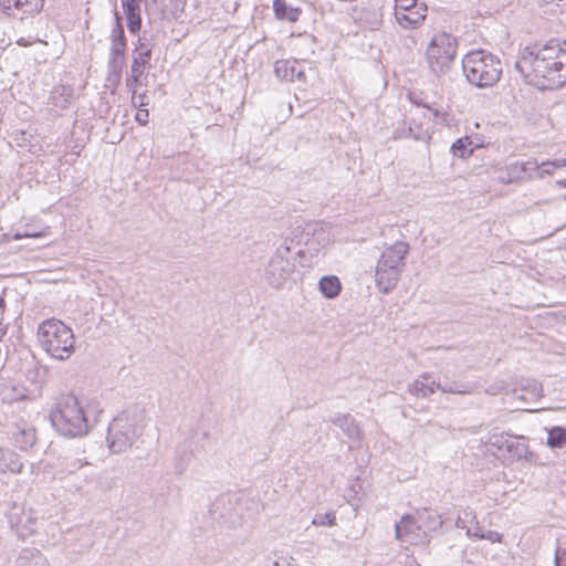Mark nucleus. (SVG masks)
Instances as JSON below:
<instances>
[{
  "instance_id": "nucleus-1",
  "label": "nucleus",
  "mask_w": 566,
  "mask_h": 566,
  "mask_svg": "<svg viewBox=\"0 0 566 566\" xmlns=\"http://www.w3.org/2000/svg\"><path fill=\"white\" fill-rule=\"evenodd\" d=\"M525 83L541 91L557 90L566 84V50L557 39L525 46L515 62Z\"/></svg>"
},
{
  "instance_id": "nucleus-2",
  "label": "nucleus",
  "mask_w": 566,
  "mask_h": 566,
  "mask_svg": "<svg viewBox=\"0 0 566 566\" xmlns=\"http://www.w3.org/2000/svg\"><path fill=\"white\" fill-rule=\"evenodd\" d=\"M102 411L97 402L84 405L75 395L62 394L51 410L50 420L59 434L81 438L95 426Z\"/></svg>"
},
{
  "instance_id": "nucleus-3",
  "label": "nucleus",
  "mask_w": 566,
  "mask_h": 566,
  "mask_svg": "<svg viewBox=\"0 0 566 566\" xmlns=\"http://www.w3.org/2000/svg\"><path fill=\"white\" fill-rule=\"evenodd\" d=\"M300 228L297 227L293 231V238L284 239L264 268L263 277L274 290L290 287L294 282L295 258L292 254V243L297 239L296 244H310V237L316 235L317 224H307V227L302 231L301 238H297V234L295 233Z\"/></svg>"
},
{
  "instance_id": "nucleus-4",
  "label": "nucleus",
  "mask_w": 566,
  "mask_h": 566,
  "mask_svg": "<svg viewBox=\"0 0 566 566\" xmlns=\"http://www.w3.org/2000/svg\"><path fill=\"white\" fill-rule=\"evenodd\" d=\"M145 427L146 417L143 408L135 406L123 411L108 424L107 442L111 451L122 453L129 449L143 434Z\"/></svg>"
},
{
  "instance_id": "nucleus-5",
  "label": "nucleus",
  "mask_w": 566,
  "mask_h": 566,
  "mask_svg": "<svg viewBox=\"0 0 566 566\" xmlns=\"http://www.w3.org/2000/svg\"><path fill=\"white\" fill-rule=\"evenodd\" d=\"M462 70L470 84L479 88L492 87L501 78L502 62L485 50H474L463 57Z\"/></svg>"
},
{
  "instance_id": "nucleus-6",
  "label": "nucleus",
  "mask_w": 566,
  "mask_h": 566,
  "mask_svg": "<svg viewBox=\"0 0 566 566\" xmlns=\"http://www.w3.org/2000/svg\"><path fill=\"white\" fill-rule=\"evenodd\" d=\"M409 249L407 242L397 241L382 251L375 271L376 284L381 293L387 294L397 286Z\"/></svg>"
},
{
  "instance_id": "nucleus-7",
  "label": "nucleus",
  "mask_w": 566,
  "mask_h": 566,
  "mask_svg": "<svg viewBox=\"0 0 566 566\" xmlns=\"http://www.w3.org/2000/svg\"><path fill=\"white\" fill-rule=\"evenodd\" d=\"M38 338L42 348L53 358L64 360L74 352L73 332L60 319L42 322L38 328Z\"/></svg>"
},
{
  "instance_id": "nucleus-8",
  "label": "nucleus",
  "mask_w": 566,
  "mask_h": 566,
  "mask_svg": "<svg viewBox=\"0 0 566 566\" xmlns=\"http://www.w3.org/2000/svg\"><path fill=\"white\" fill-rule=\"evenodd\" d=\"M457 39L446 32L437 33L427 45L426 59L430 71L437 76L449 72L455 55Z\"/></svg>"
},
{
  "instance_id": "nucleus-9",
  "label": "nucleus",
  "mask_w": 566,
  "mask_h": 566,
  "mask_svg": "<svg viewBox=\"0 0 566 566\" xmlns=\"http://www.w3.org/2000/svg\"><path fill=\"white\" fill-rule=\"evenodd\" d=\"M486 446L496 450L497 455L511 461L532 462L534 453L530 451L527 438L507 432L490 434Z\"/></svg>"
},
{
  "instance_id": "nucleus-10",
  "label": "nucleus",
  "mask_w": 566,
  "mask_h": 566,
  "mask_svg": "<svg viewBox=\"0 0 566 566\" xmlns=\"http://www.w3.org/2000/svg\"><path fill=\"white\" fill-rule=\"evenodd\" d=\"M153 49L149 44L138 39V44L133 52V61L130 66V74L125 80V85L128 90L140 84L142 77L146 75V71L150 69Z\"/></svg>"
},
{
  "instance_id": "nucleus-11",
  "label": "nucleus",
  "mask_w": 566,
  "mask_h": 566,
  "mask_svg": "<svg viewBox=\"0 0 566 566\" xmlns=\"http://www.w3.org/2000/svg\"><path fill=\"white\" fill-rule=\"evenodd\" d=\"M44 0H0V12L6 17L23 20L38 14Z\"/></svg>"
},
{
  "instance_id": "nucleus-12",
  "label": "nucleus",
  "mask_w": 566,
  "mask_h": 566,
  "mask_svg": "<svg viewBox=\"0 0 566 566\" xmlns=\"http://www.w3.org/2000/svg\"><path fill=\"white\" fill-rule=\"evenodd\" d=\"M543 396L542 386L535 379H521L517 386L512 390L514 400L530 403L536 401Z\"/></svg>"
},
{
  "instance_id": "nucleus-13",
  "label": "nucleus",
  "mask_w": 566,
  "mask_h": 566,
  "mask_svg": "<svg viewBox=\"0 0 566 566\" xmlns=\"http://www.w3.org/2000/svg\"><path fill=\"white\" fill-rule=\"evenodd\" d=\"M328 421L338 427L349 440L356 442L361 441L364 436L363 431L356 419L350 413L338 412L331 417Z\"/></svg>"
},
{
  "instance_id": "nucleus-14",
  "label": "nucleus",
  "mask_w": 566,
  "mask_h": 566,
  "mask_svg": "<svg viewBox=\"0 0 566 566\" xmlns=\"http://www.w3.org/2000/svg\"><path fill=\"white\" fill-rule=\"evenodd\" d=\"M296 60H279L274 63V74L280 81L294 82L304 80V71L298 69Z\"/></svg>"
},
{
  "instance_id": "nucleus-15",
  "label": "nucleus",
  "mask_w": 566,
  "mask_h": 566,
  "mask_svg": "<svg viewBox=\"0 0 566 566\" xmlns=\"http://www.w3.org/2000/svg\"><path fill=\"white\" fill-rule=\"evenodd\" d=\"M427 11H428V8H427V4L426 3H421V4H418L413 8H410L408 9V11H399V12H395V18L397 20V22L402 27V28H417L419 27L423 20L426 19L427 17Z\"/></svg>"
},
{
  "instance_id": "nucleus-16",
  "label": "nucleus",
  "mask_w": 566,
  "mask_h": 566,
  "mask_svg": "<svg viewBox=\"0 0 566 566\" xmlns=\"http://www.w3.org/2000/svg\"><path fill=\"white\" fill-rule=\"evenodd\" d=\"M273 12L277 20L293 23L300 19L302 9L292 6L286 0H273Z\"/></svg>"
},
{
  "instance_id": "nucleus-17",
  "label": "nucleus",
  "mask_w": 566,
  "mask_h": 566,
  "mask_svg": "<svg viewBox=\"0 0 566 566\" xmlns=\"http://www.w3.org/2000/svg\"><path fill=\"white\" fill-rule=\"evenodd\" d=\"M163 19H179L184 13L186 0H153Z\"/></svg>"
},
{
  "instance_id": "nucleus-18",
  "label": "nucleus",
  "mask_w": 566,
  "mask_h": 566,
  "mask_svg": "<svg viewBox=\"0 0 566 566\" xmlns=\"http://www.w3.org/2000/svg\"><path fill=\"white\" fill-rule=\"evenodd\" d=\"M23 463L19 455L9 448H0V473H20Z\"/></svg>"
},
{
  "instance_id": "nucleus-19",
  "label": "nucleus",
  "mask_w": 566,
  "mask_h": 566,
  "mask_svg": "<svg viewBox=\"0 0 566 566\" xmlns=\"http://www.w3.org/2000/svg\"><path fill=\"white\" fill-rule=\"evenodd\" d=\"M14 443L21 450H29L35 444L36 436L35 429L27 423L18 424L15 431L12 433Z\"/></svg>"
},
{
  "instance_id": "nucleus-20",
  "label": "nucleus",
  "mask_w": 566,
  "mask_h": 566,
  "mask_svg": "<svg viewBox=\"0 0 566 566\" xmlns=\"http://www.w3.org/2000/svg\"><path fill=\"white\" fill-rule=\"evenodd\" d=\"M15 566H50V564L39 549L24 548L20 552Z\"/></svg>"
},
{
  "instance_id": "nucleus-21",
  "label": "nucleus",
  "mask_w": 566,
  "mask_h": 566,
  "mask_svg": "<svg viewBox=\"0 0 566 566\" xmlns=\"http://www.w3.org/2000/svg\"><path fill=\"white\" fill-rule=\"evenodd\" d=\"M73 97V87L70 85L54 86L50 94V103L60 108L65 109L71 104Z\"/></svg>"
},
{
  "instance_id": "nucleus-22",
  "label": "nucleus",
  "mask_w": 566,
  "mask_h": 566,
  "mask_svg": "<svg viewBox=\"0 0 566 566\" xmlns=\"http://www.w3.org/2000/svg\"><path fill=\"white\" fill-rule=\"evenodd\" d=\"M394 138H413L415 140L424 142L429 138L426 130L419 125H412L402 123L401 126L397 127L394 132Z\"/></svg>"
},
{
  "instance_id": "nucleus-23",
  "label": "nucleus",
  "mask_w": 566,
  "mask_h": 566,
  "mask_svg": "<svg viewBox=\"0 0 566 566\" xmlns=\"http://www.w3.org/2000/svg\"><path fill=\"white\" fill-rule=\"evenodd\" d=\"M495 179L497 182L503 185L523 182L517 161L509 164L504 168L499 169Z\"/></svg>"
},
{
  "instance_id": "nucleus-24",
  "label": "nucleus",
  "mask_w": 566,
  "mask_h": 566,
  "mask_svg": "<svg viewBox=\"0 0 566 566\" xmlns=\"http://www.w3.org/2000/svg\"><path fill=\"white\" fill-rule=\"evenodd\" d=\"M318 289L326 298H335L342 291V283L335 275H325L319 280Z\"/></svg>"
},
{
  "instance_id": "nucleus-25",
  "label": "nucleus",
  "mask_w": 566,
  "mask_h": 566,
  "mask_svg": "<svg viewBox=\"0 0 566 566\" xmlns=\"http://www.w3.org/2000/svg\"><path fill=\"white\" fill-rule=\"evenodd\" d=\"M421 378L428 379V375L423 374L422 376H420V378L413 380V382L409 385L408 390L411 395L416 397L427 398L430 395L434 394V391L438 389V382L431 381L430 384H427L423 380H421Z\"/></svg>"
},
{
  "instance_id": "nucleus-26",
  "label": "nucleus",
  "mask_w": 566,
  "mask_h": 566,
  "mask_svg": "<svg viewBox=\"0 0 566 566\" xmlns=\"http://www.w3.org/2000/svg\"><path fill=\"white\" fill-rule=\"evenodd\" d=\"M124 9V13L127 20L128 30L132 33H137L142 28V17H140V2L135 4H127Z\"/></svg>"
},
{
  "instance_id": "nucleus-27",
  "label": "nucleus",
  "mask_w": 566,
  "mask_h": 566,
  "mask_svg": "<svg viewBox=\"0 0 566 566\" xmlns=\"http://www.w3.org/2000/svg\"><path fill=\"white\" fill-rule=\"evenodd\" d=\"M546 444L551 449H562L566 447V428L562 426H554L547 429Z\"/></svg>"
},
{
  "instance_id": "nucleus-28",
  "label": "nucleus",
  "mask_w": 566,
  "mask_h": 566,
  "mask_svg": "<svg viewBox=\"0 0 566 566\" xmlns=\"http://www.w3.org/2000/svg\"><path fill=\"white\" fill-rule=\"evenodd\" d=\"M36 520L32 516V513L29 511L24 517L17 524L12 531L15 532L19 538L25 539L31 536L35 532Z\"/></svg>"
},
{
  "instance_id": "nucleus-29",
  "label": "nucleus",
  "mask_w": 566,
  "mask_h": 566,
  "mask_svg": "<svg viewBox=\"0 0 566 566\" xmlns=\"http://www.w3.org/2000/svg\"><path fill=\"white\" fill-rule=\"evenodd\" d=\"M472 140L470 137H461L458 138L452 145H451V153L453 156L459 158H468L472 155L473 149L471 148Z\"/></svg>"
},
{
  "instance_id": "nucleus-30",
  "label": "nucleus",
  "mask_w": 566,
  "mask_h": 566,
  "mask_svg": "<svg viewBox=\"0 0 566 566\" xmlns=\"http://www.w3.org/2000/svg\"><path fill=\"white\" fill-rule=\"evenodd\" d=\"M437 388L446 394L470 395L473 392L474 386L472 384L453 381L444 385L437 384Z\"/></svg>"
},
{
  "instance_id": "nucleus-31",
  "label": "nucleus",
  "mask_w": 566,
  "mask_h": 566,
  "mask_svg": "<svg viewBox=\"0 0 566 566\" xmlns=\"http://www.w3.org/2000/svg\"><path fill=\"white\" fill-rule=\"evenodd\" d=\"M518 168L521 170L522 180H533L537 179L536 175L539 172V164L536 159H528L526 161H517Z\"/></svg>"
},
{
  "instance_id": "nucleus-32",
  "label": "nucleus",
  "mask_w": 566,
  "mask_h": 566,
  "mask_svg": "<svg viewBox=\"0 0 566 566\" xmlns=\"http://www.w3.org/2000/svg\"><path fill=\"white\" fill-rule=\"evenodd\" d=\"M191 453L187 450L186 446H179L175 452V472L182 474L190 461Z\"/></svg>"
},
{
  "instance_id": "nucleus-33",
  "label": "nucleus",
  "mask_w": 566,
  "mask_h": 566,
  "mask_svg": "<svg viewBox=\"0 0 566 566\" xmlns=\"http://www.w3.org/2000/svg\"><path fill=\"white\" fill-rule=\"evenodd\" d=\"M29 511H25L24 506L19 503H12L6 513L10 528L12 530Z\"/></svg>"
},
{
  "instance_id": "nucleus-34",
  "label": "nucleus",
  "mask_w": 566,
  "mask_h": 566,
  "mask_svg": "<svg viewBox=\"0 0 566 566\" xmlns=\"http://www.w3.org/2000/svg\"><path fill=\"white\" fill-rule=\"evenodd\" d=\"M539 172L536 175V177L537 179H543L546 175H552L555 169L566 167V158L546 160L539 164Z\"/></svg>"
},
{
  "instance_id": "nucleus-35",
  "label": "nucleus",
  "mask_w": 566,
  "mask_h": 566,
  "mask_svg": "<svg viewBox=\"0 0 566 566\" xmlns=\"http://www.w3.org/2000/svg\"><path fill=\"white\" fill-rule=\"evenodd\" d=\"M111 42H127L125 36L124 27L122 23V17L117 11L114 12V25L109 35Z\"/></svg>"
},
{
  "instance_id": "nucleus-36",
  "label": "nucleus",
  "mask_w": 566,
  "mask_h": 566,
  "mask_svg": "<svg viewBox=\"0 0 566 566\" xmlns=\"http://www.w3.org/2000/svg\"><path fill=\"white\" fill-rule=\"evenodd\" d=\"M413 518L410 515H403L399 523H396L395 531L397 539L402 541L403 537L410 533L413 525Z\"/></svg>"
},
{
  "instance_id": "nucleus-37",
  "label": "nucleus",
  "mask_w": 566,
  "mask_h": 566,
  "mask_svg": "<svg viewBox=\"0 0 566 566\" xmlns=\"http://www.w3.org/2000/svg\"><path fill=\"white\" fill-rule=\"evenodd\" d=\"M467 536L469 538L486 539L491 543H501L502 534L496 531H484L483 533H472V528H467Z\"/></svg>"
},
{
  "instance_id": "nucleus-38",
  "label": "nucleus",
  "mask_w": 566,
  "mask_h": 566,
  "mask_svg": "<svg viewBox=\"0 0 566 566\" xmlns=\"http://www.w3.org/2000/svg\"><path fill=\"white\" fill-rule=\"evenodd\" d=\"M125 62H126L125 57H116V56L108 55L107 72L122 74Z\"/></svg>"
},
{
  "instance_id": "nucleus-39",
  "label": "nucleus",
  "mask_w": 566,
  "mask_h": 566,
  "mask_svg": "<svg viewBox=\"0 0 566 566\" xmlns=\"http://www.w3.org/2000/svg\"><path fill=\"white\" fill-rule=\"evenodd\" d=\"M128 91L132 93V104L134 107L142 108L148 105L149 101L147 94L137 93V86Z\"/></svg>"
},
{
  "instance_id": "nucleus-40",
  "label": "nucleus",
  "mask_w": 566,
  "mask_h": 566,
  "mask_svg": "<svg viewBox=\"0 0 566 566\" xmlns=\"http://www.w3.org/2000/svg\"><path fill=\"white\" fill-rule=\"evenodd\" d=\"M336 516L334 513L316 514L313 518V524L318 526H332L335 524Z\"/></svg>"
},
{
  "instance_id": "nucleus-41",
  "label": "nucleus",
  "mask_w": 566,
  "mask_h": 566,
  "mask_svg": "<svg viewBox=\"0 0 566 566\" xmlns=\"http://www.w3.org/2000/svg\"><path fill=\"white\" fill-rule=\"evenodd\" d=\"M127 42H111L109 56L126 59Z\"/></svg>"
},
{
  "instance_id": "nucleus-42",
  "label": "nucleus",
  "mask_w": 566,
  "mask_h": 566,
  "mask_svg": "<svg viewBox=\"0 0 566 566\" xmlns=\"http://www.w3.org/2000/svg\"><path fill=\"white\" fill-rule=\"evenodd\" d=\"M122 80V74L106 72L105 87L111 90L112 93L116 91Z\"/></svg>"
},
{
  "instance_id": "nucleus-43",
  "label": "nucleus",
  "mask_w": 566,
  "mask_h": 566,
  "mask_svg": "<svg viewBox=\"0 0 566 566\" xmlns=\"http://www.w3.org/2000/svg\"><path fill=\"white\" fill-rule=\"evenodd\" d=\"M422 2L418 0H395V12L399 11H408V9L413 8Z\"/></svg>"
},
{
  "instance_id": "nucleus-44",
  "label": "nucleus",
  "mask_w": 566,
  "mask_h": 566,
  "mask_svg": "<svg viewBox=\"0 0 566 566\" xmlns=\"http://www.w3.org/2000/svg\"><path fill=\"white\" fill-rule=\"evenodd\" d=\"M541 2L545 4H553L555 6L552 11H559V12H566V0H539Z\"/></svg>"
},
{
  "instance_id": "nucleus-45",
  "label": "nucleus",
  "mask_w": 566,
  "mask_h": 566,
  "mask_svg": "<svg viewBox=\"0 0 566 566\" xmlns=\"http://www.w3.org/2000/svg\"><path fill=\"white\" fill-rule=\"evenodd\" d=\"M555 566H566V548L558 547L556 549Z\"/></svg>"
},
{
  "instance_id": "nucleus-46",
  "label": "nucleus",
  "mask_w": 566,
  "mask_h": 566,
  "mask_svg": "<svg viewBox=\"0 0 566 566\" xmlns=\"http://www.w3.org/2000/svg\"><path fill=\"white\" fill-rule=\"evenodd\" d=\"M135 118L140 125H146L149 118L148 109L138 108V113Z\"/></svg>"
},
{
  "instance_id": "nucleus-47",
  "label": "nucleus",
  "mask_w": 566,
  "mask_h": 566,
  "mask_svg": "<svg viewBox=\"0 0 566 566\" xmlns=\"http://www.w3.org/2000/svg\"><path fill=\"white\" fill-rule=\"evenodd\" d=\"M455 526L458 528H462V530H464V528L467 530L468 528L464 518L462 516H460V515L458 516V518L455 521Z\"/></svg>"
},
{
  "instance_id": "nucleus-48",
  "label": "nucleus",
  "mask_w": 566,
  "mask_h": 566,
  "mask_svg": "<svg viewBox=\"0 0 566 566\" xmlns=\"http://www.w3.org/2000/svg\"><path fill=\"white\" fill-rule=\"evenodd\" d=\"M137 2H140V0H122V6L123 8H126L127 4H135Z\"/></svg>"
},
{
  "instance_id": "nucleus-49",
  "label": "nucleus",
  "mask_w": 566,
  "mask_h": 566,
  "mask_svg": "<svg viewBox=\"0 0 566 566\" xmlns=\"http://www.w3.org/2000/svg\"><path fill=\"white\" fill-rule=\"evenodd\" d=\"M555 185L559 188H566V178L565 179H560V180H556Z\"/></svg>"
},
{
  "instance_id": "nucleus-50",
  "label": "nucleus",
  "mask_w": 566,
  "mask_h": 566,
  "mask_svg": "<svg viewBox=\"0 0 566 566\" xmlns=\"http://www.w3.org/2000/svg\"><path fill=\"white\" fill-rule=\"evenodd\" d=\"M7 333V325H3L1 322H0V338L2 336H4Z\"/></svg>"
},
{
  "instance_id": "nucleus-51",
  "label": "nucleus",
  "mask_w": 566,
  "mask_h": 566,
  "mask_svg": "<svg viewBox=\"0 0 566 566\" xmlns=\"http://www.w3.org/2000/svg\"><path fill=\"white\" fill-rule=\"evenodd\" d=\"M4 306H6L4 300H3V297L0 296V313H2L4 311Z\"/></svg>"
},
{
  "instance_id": "nucleus-52",
  "label": "nucleus",
  "mask_w": 566,
  "mask_h": 566,
  "mask_svg": "<svg viewBox=\"0 0 566 566\" xmlns=\"http://www.w3.org/2000/svg\"><path fill=\"white\" fill-rule=\"evenodd\" d=\"M294 255H297V256L302 258V256L304 255V250H303V249L297 250V251L294 253Z\"/></svg>"
},
{
  "instance_id": "nucleus-53",
  "label": "nucleus",
  "mask_w": 566,
  "mask_h": 566,
  "mask_svg": "<svg viewBox=\"0 0 566 566\" xmlns=\"http://www.w3.org/2000/svg\"><path fill=\"white\" fill-rule=\"evenodd\" d=\"M484 531L479 526L476 525V527L474 530H472V533H483Z\"/></svg>"
},
{
  "instance_id": "nucleus-54",
  "label": "nucleus",
  "mask_w": 566,
  "mask_h": 566,
  "mask_svg": "<svg viewBox=\"0 0 566 566\" xmlns=\"http://www.w3.org/2000/svg\"><path fill=\"white\" fill-rule=\"evenodd\" d=\"M468 515H472V517L475 518V515H473L472 512L468 513L467 511H464V516H468Z\"/></svg>"
},
{
  "instance_id": "nucleus-55",
  "label": "nucleus",
  "mask_w": 566,
  "mask_h": 566,
  "mask_svg": "<svg viewBox=\"0 0 566 566\" xmlns=\"http://www.w3.org/2000/svg\"><path fill=\"white\" fill-rule=\"evenodd\" d=\"M437 525H438V526H441V525H442V521H438V522H437Z\"/></svg>"
}]
</instances>
